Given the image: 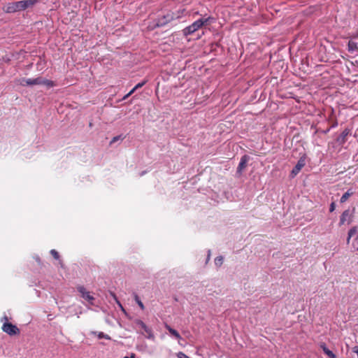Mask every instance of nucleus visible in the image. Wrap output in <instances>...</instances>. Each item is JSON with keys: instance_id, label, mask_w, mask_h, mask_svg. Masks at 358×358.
Segmentation results:
<instances>
[{"instance_id": "nucleus-1", "label": "nucleus", "mask_w": 358, "mask_h": 358, "mask_svg": "<svg viewBox=\"0 0 358 358\" xmlns=\"http://www.w3.org/2000/svg\"><path fill=\"white\" fill-rule=\"evenodd\" d=\"M38 0H22L19 1L10 2L7 3L3 10L6 13H13L22 10H24L28 8L34 6Z\"/></svg>"}, {"instance_id": "nucleus-2", "label": "nucleus", "mask_w": 358, "mask_h": 358, "mask_svg": "<svg viewBox=\"0 0 358 358\" xmlns=\"http://www.w3.org/2000/svg\"><path fill=\"white\" fill-rule=\"evenodd\" d=\"M214 21V18L212 17H208L206 18H201L194 21L190 25L182 29V34L185 36L191 35L201 29L205 24H208Z\"/></svg>"}, {"instance_id": "nucleus-3", "label": "nucleus", "mask_w": 358, "mask_h": 358, "mask_svg": "<svg viewBox=\"0 0 358 358\" xmlns=\"http://www.w3.org/2000/svg\"><path fill=\"white\" fill-rule=\"evenodd\" d=\"M1 329L3 332L10 336L18 335L20 333L19 328L10 322H3Z\"/></svg>"}, {"instance_id": "nucleus-4", "label": "nucleus", "mask_w": 358, "mask_h": 358, "mask_svg": "<svg viewBox=\"0 0 358 358\" xmlns=\"http://www.w3.org/2000/svg\"><path fill=\"white\" fill-rule=\"evenodd\" d=\"M134 322L136 326L141 327L142 329L144 330V331L147 334L145 336V337L148 339H150L152 341L155 340V337L152 330L150 328H149L142 320H141L139 319H136Z\"/></svg>"}, {"instance_id": "nucleus-5", "label": "nucleus", "mask_w": 358, "mask_h": 358, "mask_svg": "<svg viewBox=\"0 0 358 358\" xmlns=\"http://www.w3.org/2000/svg\"><path fill=\"white\" fill-rule=\"evenodd\" d=\"M77 290L80 294L82 298L86 300L89 304L94 305V297L83 286H78Z\"/></svg>"}, {"instance_id": "nucleus-6", "label": "nucleus", "mask_w": 358, "mask_h": 358, "mask_svg": "<svg viewBox=\"0 0 358 358\" xmlns=\"http://www.w3.org/2000/svg\"><path fill=\"white\" fill-rule=\"evenodd\" d=\"M41 78H22L20 80V84L22 86L41 85Z\"/></svg>"}, {"instance_id": "nucleus-7", "label": "nucleus", "mask_w": 358, "mask_h": 358, "mask_svg": "<svg viewBox=\"0 0 358 358\" xmlns=\"http://www.w3.org/2000/svg\"><path fill=\"white\" fill-rule=\"evenodd\" d=\"M306 165V157L303 156V157H301L297 164H296V166H294V168L292 169V174L293 175V176H296V174H298L299 173V171L301 170V169Z\"/></svg>"}, {"instance_id": "nucleus-8", "label": "nucleus", "mask_w": 358, "mask_h": 358, "mask_svg": "<svg viewBox=\"0 0 358 358\" xmlns=\"http://www.w3.org/2000/svg\"><path fill=\"white\" fill-rule=\"evenodd\" d=\"M173 19V16L170 14L163 15L162 17L158 18L156 26L163 27L171 22Z\"/></svg>"}, {"instance_id": "nucleus-9", "label": "nucleus", "mask_w": 358, "mask_h": 358, "mask_svg": "<svg viewBox=\"0 0 358 358\" xmlns=\"http://www.w3.org/2000/svg\"><path fill=\"white\" fill-rule=\"evenodd\" d=\"M249 159H250V157L248 155H243L241 157V161H240L239 164L237 168V172L238 173H241L242 171L245 169Z\"/></svg>"}, {"instance_id": "nucleus-10", "label": "nucleus", "mask_w": 358, "mask_h": 358, "mask_svg": "<svg viewBox=\"0 0 358 358\" xmlns=\"http://www.w3.org/2000/svg\"><path fill=\"white\" fill-rule=\"evenodd\" d=\"M165 328L169 331V332L176 339L180 340L182 338L180 335V334L174 329L171 327L170 325H169L167 323L164 324Z\"/></svg>"}, {"instance_id": "nucleus-11", "label": "nucleus", "mask_w": 358, "mask_h": 358, "mask_svg": "<svg viewBox=\"0 0 358 358\" xmlns=\"http://www.w3.org/2000/svg\"><path fill=\"white\" fill-rule=\"evenodd\" d=\"M91 334L92 335H95L98 337V338L99 339H101V338H105V339H107V340H110L111 338L109 335L108 334H104L103 332H101V331H91Z\"/></svg>"}, {"instance_id": "nucleus-12", "label": "nucleus", "mask_w": 358, "mask_h": 358, "mask_svg": "<svg viewBox=\"0 0 358 358\" xmlns=\"http://www.w3.org/2000/svg\"><path fill=\"white\" fill-rule=\"evenodd\" d=\"M348 50L350 52H354L355 51L358 50V43L351 41H349L348 44Z\"/></svg>"}, {"instance_id": "nucleus-13", "label": "nucleus", "mask_w": 358, "mask_h": 358, "mask_svg": "<svg viewBox=\"0 0 358 358\" xmlns=\"http://www.w3.org/2000/svg\"><path fill=\"white\" fill-rule=\"evenodd\" d=\"M354 194V192L352 190V189H348L345 194H343V196H341V203H344L348 199L352 196V194Z\"/></svg>"}, {"instance_id": "nucleus-14", "label": "nucleus", "mask_w": 358, "mask_h": 358, "mask_svg": "<svg viewBox=\"0 0 358 358\" xmlns=\"http://www.w3.org/2000/svg\"><path fill=\"white\" fill-rule=\"evenodd\" d=\"M321 348H322L324 352L330 358H336L335 355L329 350L325 345V344L321 345Z\"/></svg>"}, {"instance_id": "nucleus-15", "label": "nucleus", "mask_w": 358, "mask_h": 358, "mask_svg": "<svg viewBox=\"0 0 358 358\" xmlns=\"http://www.w3.org/2000/svg\"><path fill=\"white\" fill-rule=\"evenodd\" d=\"M356 232H357L356 227H353L348 231V238H347V243L348 244L350 243V238L355 234Z\"/></svg>"}, {"instance_id": "nucleus-16", "label": "nucleus", "mask_w": 358, "mask_h": 358, "mask_svg": "<svg viewBox=\"0 0 358 358\" xmlns=\"http://www.w3.org/2000/svg\"><path fill=\"white\" fill-rule=\"evenodd\" d=\"M348 216H349V210H346L342 213V215L341 216V219H340V224L341 225H342L345 223V222L346 221V219Z\"/></svg>"}, {"instance_id": "nucleus-17", "label": "nucleus", "mask_w": 358, "mask_h": 358, "mask_svg": "<svg viewBox=\"0 0 358 358\" xmlns=\"http://www.w3.org/2000/svg\"><path fill=\"white\" fill-rule=\"evenodd\" d=\"M134 299H135L136 302L138 303V306L141 308V309L144 310L145 306L137 294H135Z\"/></svg>"}, {"instance_id": "nucleus-18", "label": "nucleus", "mask_w": 358, "mask_h": 358, "mask_svg": "<svg viewBox=\"0 0 358 358\" xmlns=\"http://www.w3.org/2000/svg\"><path fill=\"white\" fill-rule=\"evenodd\" d=\"M41 85H45L48 87H52L54 85V83L51 80H43L41 78Z\"/></svg>"}, {"instance_id": "nucleus-19", "label": "nucleus", "mask_w": 358, "mask_h": 358, "mask_svg": "<svg viewBox=\"0 0 358 358\" xmlns=\"http://www.w3.org/2000/svg\"><path fill=\"white\" fill-rule=\"evenodd\" d=\"M223 263V257L222 256L217 257L215 259V264L217 266H220Z\"/></svg>"}, {"instance_id": "nucleus-20", "label": "nucleus", "mask_w": 358, "mask_h": 358, "mask_svg": "<svg viewBox=\"0 0 358 358\" xmlns=\"http://www.w3.org/2000/svg\"><path fill=\"white\" fill-rule=\"evenodd\" d=\"M148 82V80H143L142 82L138 83L134 87V90L136 91V90H138V88H141L143 86H144Z\"/></svg>"}, {"instance_id": "nucleus-21", "label": "nucleus", "mask_w": 358, "mask_h": 358, "mask_svg": "<svg viewBox=\"0 0 358 358\" xmlns=\"http://www.w3.org/2000/svg\"><path fill=\"white\" fill-rule=\"evenodd\" d=\"M50 254L52 255V257L55 259H59V253L57 252V251H56L55 250L52 249L50 250Z\"/></svg>"}, {"instance_id": "nucleus-22", "label": "nucleus", "mask_w": 358, "mask_h": 358, "mask_svg": "<svg viewBox=\"0 0 358 358\" xmlns=\"http://www.w3.org/2000/svg\"><path fill=\"white\" fill-rule=\"evenodd\" d=\"M135 92V90H134V88L128 93L126 95H124L122 98V100H126L129 96H130L134 92Z\"/></svg>"}, {"instance_id": "nucleus-23", "label": "nucleus", "mask_w": 358, "mask_h": 358, "mask_svg": "<svg viewBox=\"0 0 358 358\" xmlns=\"http://www.w3.org/2000/svg\"><path fill=\"white\" fill-rule=\"evenodd\" d=\"M113 296H114L115 299L116 300L117 303L118 304V306H120V308L122 309V310L124 311V309L123 306H122V304L120 303V302L119 301H117V298H116L115 295H113Z\"/></svg>"}, {"instance_id": "nucleus-24", "label": "nucleus", "mask_w": 358, "mask_h": 358, "mask_svg": "<svg viewBox=\"0 0 358 358\" xmlns=\"http://www.w3.org/2000/svg\"><path fill=\"white\" fill-rule=\"evenodd\" d=\"M1 321L2 322H8V318L6 315H4L1 319Z\"/></svg>"}, {"instance_id": "nucleus-25", "label": "nucleus", "mask_w": 358, "mask_h": 358, "mask_svg": "<svg viewBox=\"0 0 358 358\" xmlns=\"http://www.w3.org/2000/svg\"><path fill=\"white\" fill-rule=\"evenodd\" d=\"M335 210V204L334 203H331L330 205L329 210L330 212H333Z\"/></svg>"}, {"instance_id": "nucleus-26", "label": "nucleus", "mask_w": 358, "mask_h": 358, "mask_svg": "<svg viewBox=\"0 0 358 358\" xmlns=\"http://www.w3.org/2000/svg\"><path fill=\"white\" fill-rule=\"evenodd\" d=\"M120 136H115V137H113V139H112V141H111V142H110V143H115V142H116L117 141H118V140H119V138H120Z\"/></svg>"}, {"instance_id": "nucleus-27", "label": "nucleus", "mask_w": 358, "mask_h": 358, "mask_svg": "<svg viewBox=\"0 0 358 358\" xmlns=\"http://www.w3.org/2000/svg\"><path fill=\"white\" fill-rule=\"evenodd\" d=\"M123 358H136V355L134 353H131L129 357L125 356Z\"/></svg>"}, {"instance_id": "nucleus-28", "label": "nucleus", "mask_w": 358, "mask_h": 358, "mask_svg": "<svg viewBox=\"0 0 358 358\" xmlns=\"http://www.w3.org/2000/svg\"><path fill=\"white\" fill-rule=\"evenodd\" d=\"M210 250H208V257H207V261H208L210 259Z\"/></svg>"}, {"instance_id": "nucleus-29", "label": "nucleus", "mask_w": 358, "mask_h": 358, "mask_svg": "<svg viewBox=\"0 0 358 358\" xmlns=\"http://www.w3.org/2000/svg\"><path fill=\"white\" fill-rule=\"evenodd\" d=\"M347 134H348V132H345V131H343V136H346Z\"/></svg>"}, {"instance_id": "nucleus-30", "label": "nucleus", "mask_w": 358, "mask_h": 358, "mask_svg": "<svg viewBox=\"0 0 358 358\" xmlns=\"http://www.w3.org/2000/svg\"><path fill=\"white\" fill-rule=\"evenodd\" d=\"M356 240H358V233H357V237L355 238Z\"/></svg>"}, {"instance_id": "nucleus-31", "label": "nucleus", "mask_w": 358, "mask_h": 358, "mask_svg": "<svg viewBox=\"0 0 358 358\" xmlns=\"http://www.w3.org/2000/svg\"><path fill=\"white\" fill-rule=\"evenodd\" d=\"M357 250H358V248H357Z\"/></svg>"}]
</instances>
